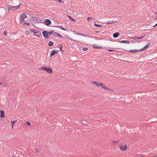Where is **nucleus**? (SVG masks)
Returning <instances> with one entry per match:
<instances>
[{
  "mask_svg": "<svg viewBox=\"0 0 157 157\" xmlns=\"http://www.w3.org/2000/svg\"><path fill=\"white\" fill-rule=\"evenodd\" d=\"M91 83L94 84L95 86H96L100 87L101 88L104 89L108 91H114L113 90L109 88L108 86L105 85L104 83L101 82L94 81L91 82Z\"/></svg>",
  "mask_w": 157,
  "mask_h": 157,
  "instance_id": "f257e3e1",
  "label": "nucleus"
},
{
  "mask_svg": "<svg viewBox=\"0 0 157 157\" xmlns=\"http://www.w3.org/2000/svg\"><path fill=\"white\" fill-rule=\"evenodd\" d=\"M39 70H44L46 71L48 73L51 74L52 73V69L50 68H47L44 67H41L38 68Z\"/></svg>",
  "mask_w": 157,
  "mask_h": 157,
  "instance_id": "f03ea898",
  "label": "nucleus"
},
{
  "mask_svg": "<svg viewBox=\"0 0 157 157\" xmlns=\"http://www.w3.org/2000/svg\"><path fill=\"white\" fill-rule=\"evenodd\" d=\"M7 9L8 10H16L20 9V4H19L17 6H8Z\"/></svg>",
  "mask_w": 157,
  "mask_h": 157,
  "instance_id": "7ed1b4c3",
  "label": "nucleus"
},
{
  "mask_svg": "<svg viewBox=\"0 0 157 157\" xmlns=\"http://www.w3.org/2000/svg\"><path fill=\"white\" fill-rule=\"evenodd\" d=\"M119 147L120 150L122 151H126L128 148V146L127 144H120L119 146Z\"/></svg>",
  "mask_w": 157,
  "mask_h": 157,
  "instance_id": "20e7f679",
  "label": "nucleus"
},
{
  "mask_svg": "<svg viewBox=\"0 0 157 157\" xmlns=\"http://www.w3.org/2000/svg\"><path fill=\"white\" fill-rule=\"evenodd\" d=\"M26 17H27V16L25 13H23L20 15V21L21 24L25 22V19Z\"/></svg>",
  "mask_w": 157,
  "mask_h": 157,
  "instance_id": "39448f33",
  "label": "nucleus"
},
{
  "mask_svg": "<svg viewBox=\"0 0 157 157\" xmlns=\"http://www.w3.org/2000/svg\"><path fill=\"white\" fill-rule=\"evenodd\" d=\"M30 31L31 32H33L34 34L37 36H40L41 34L40 32L38 30L30 29Z\"/></svg>",
  "mask_w": 157,
  "mask_h": 157,
  "instance_id": "423d86ee",
  "label": "nucleus"
},
{
  "mask_svg": "<svg viewBox=\"0 0 157 157\" xmlns=\"http://www.w3.org/2000/svg\"><path fill=\"white\" fill-rule=\"evenodd\" d=\"M44 22L45 25L47 26H48L51 24V21L50 20H49V19H46L45 20Z\"/></svg>",
  "mask_w": 157,
  "mask_h": 157,
  "instance_id": "0eeeda50",
  "label": "nucleus"
},
{
  "mask_svg": "<svg viewBox=\"0 0 157 157\" xmlns=\"http://www.w3.org/2000/svg\"><path fill=\"white\" fill-rule=\"evenodd\" d=\"M43 34L44 36L46 38H48L49 37L48 34V32L47 31H44L43 33Z\"/></svg>",
  "mask_w": 157,
  "mask_h": 157,
  "instance_id": "6e6552de",
  "label": "nucleus"
},
{
  "mask_svg": "<svg viewBox=\"0 0 157 157\" xmlns=\"http://www.w3.org/2000/svg\"><path fill=\"white\" fill-rule=\"evenodd\" d=\"M17 121V120H15L12 121H11V123L12 124V129H13L14 124L16 123Z\"/></svg>",
  "mask_w": 157,
  "mask_h": 157,
  "instance_id": "1a4fd4ad",
  "label": "nucleus"
},
{
  "mask_svg": "<svg viewBox=\"0 0 157 157\" xmlns=\"http://www.w3.org/2000/svg\"><path fill=\"white\" fill-rule=\"evenodd\" d=\"M112 144L113 145H117L119 142V141H114L112 140Z\"/></svg>",
  "mask_w": 157,
  "mask_h": 157,
  "instance_id": "9d476101",
  "label": "nucleus"
},
{
  "mask_svg": "<svg viewBox=\"0 0 157 157\" xmlns=\"http://www.w3.org/2000/svg\"><path fill=\"white\" fill-rule=\"evenodd\" d=\"M0 113H1V114L0 115V117L2 118L4 117H5V115H4V111L1 110L0 111Z\"/></svg>",
  "mask_w": 157,
  "mask_h": 157,
  "instance_id": "9b49d317",
  "label": "nucleus"
},
{
  "mask_svg": "<svg viewBox=\"0 0 157 157\" xmlns=\"http://www.w3.org/2000/svg\"><path fill=\"white\" fill-rule=\"evenodd\" d=\"M93 47L95 48L96 49H99V48H102V47L101 46H99L98 45L96 44H94L93 45Z\"/></svg>",
  "mask_w": 157,
  "mask_h": 157,
  "instance_id": "f8f14e48",
  "label": "nucleus"
},
{
  "mask_svg": "<svg viewBox=\"0 0 157 157\" xmlns=\"http://www.w3.org/2000/svg\"><path fill=\"white\" fill-rule=\"evenodd\" d=\"M119 35V33H116L113 34V36L114 38L117 37Z\"/></svg>",
  "mask_w": 157,
  "mask_h": 157,
  "instance_id": "ddd939ff",
  "label": "nucleus"
},
{
  "mask_svg": "<svg viewBox=\"0 0 157 157\" xmlns=\"http://www.w3.org/2000/svg\"><path fill=\"white\" fill-rule=\"evenodd\" d=\"M119 42L122 43H127L128 44L130 43L129 41L126 40H122L121 41H119Z\"/></svg>",
  "mask_w": 157,
  "mask_h": 157,
  "instance_id": "4468645a",
  "label": "nucleus"
},
{
  "mask_svg": "<svg viewBox=\"0 0 157 157\" xmlns=\"http://www.w3.org/2000/svg\"><path fill=\"white\" fill-rule=\"evenodd\" d=\"M57 53L55 50L52 51L51 52V56H53L56 53Z\"/></svg>",
  "mask_w": 157,
  "mask_h": 157,
  "instance_id": "2eb2a0df",
  "label": "nucleus"
},
{
  "mask_svg": "<svg viewBox=\"0 0 157 157\" xmlns=\"http://www.w3.org/2000/svg\"><path fill=\"white\" fill-rule=\"evenodd\" d=\"M138 51L137 50H130L129 51L131 53H135L137 52Z\"/></svg>",
  "mask_w": 157,
  "mask_h": 157,
  "instance_id": "dca6fc26",
  "label": "nucleus"
},
{
  "mask_svg": "<svg viewBox=\"0 0 157 157\" xmlns=\"http://www.w3.org/2000/svg\"><path fill=\"white\" fill-rule=\"evenodd\" d=\"M149 46V44H148L147 45L145 46L144 47V48L142 49L141 50L142 51L146 49Z\"/></svg>",
  "mask_w": 157,
  "mask_h": 157,
  "instance_id": "f3484780",
  "label": "nucleus"
},
{
  "mask_svg": "<svg viewBox=\"0 0 157 157\" xmlns=\"http://www.w3.org/2000/svg\"><path fill=\"white\" fill-rule=\"evenodd\" d=\"M81 122L83 124H86L87 123V121L85 120H82Z\"/></svg>",
  "mask_w": 157,
  "mask_h": 157,
  "instance_id": "a211bd4d",
  "label": "nucleus"
},
{
  "mask_svg": "<svg viewBox=\"0 0 157 157\" xmlns=\"http://www.w3.org/2000/svg\"><path fill=\"white\" fill-rule=\"evenodd\" d=\"M57 27H58L62 30H66L63 27H61L60 26H57Z\"/></svg>",
  "mask_w": 157,
  "mask_h": 157,
  "instance_id": "6ab92c4d",
  "label": "nucleus"
},
{
  "mask_svg": "<svg viewBox=\"0 0 157 157\" xmlns=\"http://www.w3.org/2000/svg\"><path fill=\"white\" fill-rule=\"evenodd\" d=\"M53 44V43L52 41H50L48 43V45L49 46H52Z\"/></svg>",
  "mask_w": 157,
  "mask_h": 157,
  "instance_id": "aec40b11",
  "label": "nucleus"
},
{
  "mask_svg": "<svg viewBox=\"0 0 157 157\" xmlns=\"http://www.w3.org/2000/svg\"><path fill=\"white\" fill-rule=\"evenodd\" d=\"M58 48L60 49V50H62V45L61 44H58Z\"/></svg>",
  "mask_w": 157,
  "mask_h": 157,
  "instance_id": "412c9836",
  "label": "nucleus"
},
{
  "mask_svg": "<svg viewBox=\"0 0 157 157\" xmlns=\"http://www.w3.org/2000/svg\"><path fill=\"white\" fill-rule=\"evenodd\" d=\"M23 24V25L24 26H25V25H26L27 26H29V23H26L25 22H24V23H23V24Z\"/></svg>",
  "mask_w": 157,
  "mask_h": 157,
  "instance_id": "4be33fe9",
  "label": "nucleus"
},
{
  "mask_svg": "<svg viewBox=\"0 0 157 157\" xmlns=\"http://www.w3.org/2000/svg\"><path fill=\"white\" fill-rule=\"evenodd\" d=\"M54 34H56L57 35V36H58L59 37H63V36L61 34L58 33H55Z\"/></svg>",
  "mask_w": 157,
  "mask_h": 157,
  "instance_id": "5701e85b",
  "label": "nucleus"
},
{
  "mask_svg": "<svg viewBox=\"0 0 157 157\" xmlns=\"http://www.w3.org/2000/svg\"><path fill=\"white\" fill-rule=\"evenodd\" d=\"M25 34L26 35H29L30 34L29 32L28 31L26 30Z\"/></svg>",
  "mask_w": 157,
  "mask_h": 157,
  "instance_id": "b1692460",
  "label": "nucleus"
},
{
  "mask_svg": "<svg viewBox=\"0 0 157 157\" xmlns=\"http://www.w3.org/2000/svg\"><path fill=\"white\" fill-rule=\"evenodd\" d=\"M145 36H141L140 37H137V40L139 39H143L144 37Z\"/></svg>",
  "mask_w": 157,
  "mask_h": 157,
  "instance_id": "393cba45",
  "label": "nucleus"
},
{
  "mask_svg": "<svg viewBox=\"0 0 157 157\" xmlns=\"http://www.w3.org/2000/svg\"><path fill=\"white\" fill-rule=\"evenodd\" d=\"M54 32L53 30H51L48 33V34L51 35Z\"/></svg>",
  "mask_w": 157,
  "mask_h": 157,
  "instance_id": "a878e982",
  "label": "nucleus"
},
{
  "mask_svg": "<svg viewBox=\"0 0 157 157\" xmlns=\"http://www.w3.org/2000/svg\"><path fill=\"white\" fill-rule=\"evenodd\" d=\"M113 21H108V22H107V24H113Z\"/></svg>",
  "mask_w": 157,
  "mask_h": 157,
  "instance_id": "bb28decb",
  "label": "nucleus"
},
{
  "mask_svg": "<svg viewBox=\"0 0 157 157\" xmlns=\"http://www.w3.org/2000/svg\"><path fill=\"white\" fill-rule=\"evenodd\" d=\"M130 38L131 39H133L134 40H137V37H136V36H134L133 37H130Z\"/></svg>",
  "mask_w": 157,
  "mask_h": 157,
  "instance_id": "cd10ccee",
  "label": "nucleus"
},
{
  "mask_svg": "<svg viewBox=\"0 0 157 157\" xmlns=\"http://www.w3.org/2000/svg\"><path fill=\"white\" fill-rule=\"evenodd\" d=\"M26 124L27 125H29V126H31V124L28 121V122H27L26 123Z\"/></svg>",
  "mask_w": 157,
  "mask_h": 157,
  "instance_id": "c85d7f7f",
  "label": "nucleus"
},
{
  "mask_svg": "<svg viewBox=\"0 0 157 157\" xmlns=\"http://www.w3.org/2000/svg\"><path fill=\"white\" fill-rule=\"evenodd\" d=\"M94 25L96 26H100L101 27L102 26L100 25L96 24L95 23L94 24Z\"/></svg>",
  "mask_w": 157,
  "mask_h": 157,
  "instance_id": "c756f323",
  "label": "nucleus"
},
{
  "mask_svg": "<svg viewBox=\"0 0 157 157\" xmlns=\"http://www.w3.org/2000/svg\"><path fill=\"white\" fill-rule=\"evenodd\" d=\"M93 19V18H91V17H87V20H88V21H90V19Z\"/></svg>",
  "mask_w": 157,
  "mask_h": 157,
  "instance_id": "7c9ffc66",
  "label": "nucleus"
},
{
  "mask_svg": "<svg viewBox=\"0 0 157 157\" xmlns=\"http://www.w3.org/2000/svg\"><path fill=\"white\" fill-rule=\"evenodd\" d=\"M88 48H82V50L83 51H86L88 50Z\"/></svg>",
  "mask_w": 157,
  "mask_h": 157,
  "instance_id": "2f4dec72",
  "label": "nucleus"
},
{
  "mask_svg": "<svg viewBox=\"0 0 157 157\" xmlns=\"http://www.w3.org/2000/svg\"><path fill=\"white\" fill-rule=\"evenodd\" d=\"M3 33H4V35H7L8 33H7V32L6 31H5Z\"/></svg>",
  "mask_w": 157,
  "mask_h": 157,
  "instance_id": "473e14b6",
  "label": "nucleus"
},
{
  "mask_svg": "<svg viewBox=\"0 0 157 157\" xmlns=\"http://www.w3.org/2000/svg\"><path fill=\"white\" fill-rule=\"evenodd\" d=\"M154 17L157 18V12L155 13Z\"/></svg>",
  "mask_w": 157,
  "mask_h": 157,
  "instance_id": "72a5a7b5",
  "label": "nucleus"
},
{
  "mask_svg": "<svg viewBox=\"0 0 157 157\" xmlns=\"http://www.w3.org/2000/svg\"><path fill=\"white\" fill-rule=\"evenodd\" d=\"M78 35H80V36H85V37H86V36L85 35H83L82 34H78Z\"/></svg>",
  "mask_w": 157,
  "mask_h": 157,
  "instance_id": "f704fd0d",
  "label": "nucleus"
},
{
  "mask_svg": "<svg viewBox=\"0 0 157 157\" xmlns=\"http://www.w3.org/2000/svg\"><path fill=\"white\" fill-rule=\"evenodd\" d=\"M71 20L72 21H73L74 22H75V21H76L75 20V19H74V18H72V19H71Z\"/></svg>",
  "mask_w": 157,
  "mask_h": 157,
  "instance_id": "c9c22d12",
  "label": "nucleus"
},
{
  "mask_svg": "<svg viewBox=\"0 0 157 157\" xmlns=\"http://www.w3.org/2000/svg\"><path fill=\"white\" fill-rule=\"evenodd\" d=\"M68 17H69V19L70 20H71V19H72V18L70 16H67Z\"/></svg>",
  "mask_w": 157,
  "mask_h": 157,
  "instance_id": "e433bc0d",
  "label": "nucleus"
},
{
  "mask_svg": "<svg viewBox=\"0 0 157 157\" xmlns=\"http://www.w3.org/2000/svg\"><path fill=\"white\" fill-rule=\"evenodd\" d=\"M36 151L37 152H39V150L38 148H36Z\"/></svg>",
  "mask_w": 157,
  "mask_h": 157,
  "instance_id": "4c0bfd02",
  "label": "nucleus"
},
{
  "mask_svg": "<svg viewBox=\"0 0 157 157\" xmlns=\"http://www.w3.org/2000/svg\"><path fill=\"white\" fill-rule=\"evenodd\" d=\"M108 51H109V52H112V51H113V50H108Z\"/></svg>",
  "mask_w": 157,
  "mask_h": 157,
  "instance_id": "58836bf2",
  "label": "nucleus"
},
{
  "mask_svg": "<svg viewBox=\"0 0 157 157\" xmlns=\"http://www.w3.org/2000/svg\"><path fill=\"white\" fill-rule=\"evenodd\" d=\"M157 26V23H156V24L155 25L153 26L152 27H155V26Z\"/></svg>",
  "mask_w": 157,
  "mask_h": 157,
  "instance_id": "ea45409f",
  "label": "nucleus"
},
{
  "mask_svg": "<svg viewBox=\"0 0 157 157\" xmlns=\"http://www.w3.org/2000/svg\"><path fill=\"white\" fill-rule=\"evenodd\" d=\"M69 39L71 41H73L74 40H72V39Z\"/></svg>",
  "mask_w": 157,
  "mask_h": 157,
  "instance_id": "a19ab883",
  "label": "nucleus"
},
{
  "mask_svg": "<svg viewBox=\"0 0 157 157\" xmlns=\"http://www.w3.org/2000/svg\"><path fill=\"white\" fill-rule=\"evenodd\" d=\"M2 84V83L0 82V85H1Z\"/></svg>",
  "mask_w": 157,
  "mask_h": 157,
  "instance_id": "79ce46f5",
  "label": "nucleus"
},
{
  "mask_svg": "<svg viewBox=\"0 0 157 157\" xmlns=\"http://www.w3.org/2000/svg\"><path fill=\"white\" fill-rule=\"evenodd\" d=\"M141 157H143V156H141Z\"/></svg>",
  "mask_w": 157,
  "mask_h": 157,
  "instance_id": "37998d69",
  "label": "nucleus"
}]
</instances>
